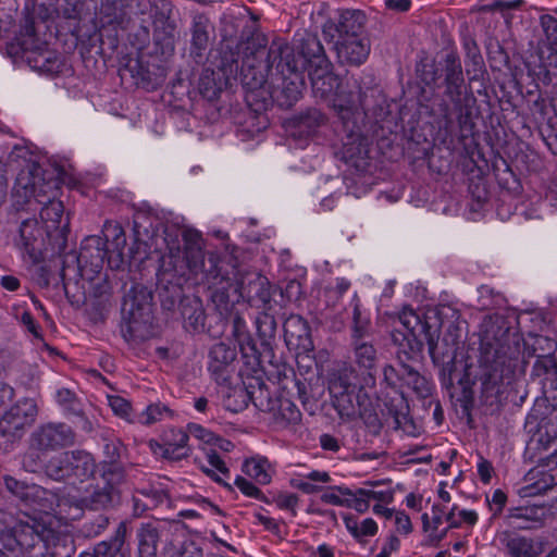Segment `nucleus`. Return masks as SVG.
I'll return each instance as SVG.
<instances>
[{
	"instance_id": "obj_31",
	"label": "nucleus",
	"mask_w": 557,
	"mask_h": 557,
	"mask_svg": "<svg viewBox=\"0 0 557 557\" xmlns=\"http://www.w3.org/2000/svg\"><path fill=\"white\" fill-rule=\"evenodd\" d=\"M443 71L445 95L449 99H459L463 94L465 78L460 60L455 52L450 51L445 55Z\"/></svg>"
},
{
	"instance_id": "obj_28",
	"label": "nucleus",
	"mask_w": 557,
	"mask_h": 557,
	"mask_svg": "<svg viewBox=\"0 0 557 557\" xmlns=\"http://www.w3.org/2000/svg\"><path fill=\"white\" fill-rule=\"evenodd\" d=\"M17 234L22 244H34L37 242L50 244H66V230L55 228L51 231L49 227L40 225L36 219H26L21 222Z\"/></svg>"
},
{
	"instance_id": "obj_41",
	"label": "nucleus",
	"mask_w": 557,
	"mask_h": 557,
	"mask_svg": "<svg viewBox=\"0 0 557 557\" xmlns=\"http://www.w3.org/2000/svg\"><path fill=\"white\" fill-rule=\"evenodd\" d=\"M327 119L324 113L319 109H308L301 113L296 120V132L294 135L310 136L313 135L318 128L326 123Z\"/></svg>"
},
{
	"instance_id": "obj_40",
	"label": "nucleus",
	"mask_w": 557,
	"mask_h": 557,
	"mask_svg": "<svg viewBox=\"0 0 557 557\" xmlns=\"http://www.w3.org/2000/svg\"><path fill=\"white\" fill-rule=\"evenodd\" d=\"M209 22L205 16H196L191 25V49L190 53L195 58H202L209 46Z\"/></svg>"
},
{
	"instance_id": "obj_19",
	"label": "nucleus",
	"mask_w": 557,
	"mask_h": 557,
	"mask_svg": "<svg viewBox=\"0 0 557 557\" xmlns=\"http://www.w3.org/2000/svg\"><path fill=\"white\" fill-rule=\"evenodd\" d=\"M7 488L16 496L26 506L34 508L35 511L49 512L52 510L53 494L37 484H27L17 481L12 476L4 479Z\"/></svg>"
},
{
	"instance_id": "obj_64",
	"label": "nucleus",
	"mask_w": 557,
	"mask_h": 557,
	"mask_svg": "<svg viewBox=\"0 0 557 557\" xmlns=\"http://www.w3.org/2000/svg\"><path fill=\"white\" fill-rule=\"evenodd\" d=\"M234 484L246 496L253 497V498L260 499L262 502L269 503V499L262 494V492L247 479H245L243 476H237L235 479Z\"/></svg>"
},
{
	"instance_id": "obj_42",
	"label": "nucleus",
	"mask_w": 557,
	"mask_h": 557,
	"mask_svg": "<svg viewBox=\"0 0 557 557\" xmlns=\"http://www.w3.org/2000/svg\"><path fill=\"white\" fill-rule=\"evenodd\" d=\"M126 246H97L98 256L107 258L108 265L112 270H119L131 262L133 253L135 252L134 246H128V253H124Z\"/></svg>"
},
{
	"instance_id": "obj_49",
	"label": "nucleus",
	"mask_w": 557,
	"mask_h": 557,
	"mask_svg": "<svg viewBox=\"0 0 557 557\" xmlns=\"http://www.w3.org/2000/svg\"><path fill=\"white\" fill-rule=\"evenodd\" d=\"M136 493L147 497L148 502H143L137 495L133 496V512L135 516H140L149 508L157 506L164 497L162 492L156 490H140L136 491Z\"/></svg>"
},
{
	"instance_id": "obj_61",
	"label": "nucleus",
	"mask_w": 557,
	"mask_h": 557,
	"mask_svg": "<svg viewBox=\"0 0 557 557\" xmlns=\"http://www.w3.org/2000/svg\"><path fill=\"white\" fill-rule=\"evenodd\" d=\"M17 522L13 515L0 509V541L3 547H5L7 539L12 536Z\"/></svg>"
},
{
	"instance_id": "obj_58",
	"label": "nucleus",
	"mask_w": 557,
	"mask_h": 557,
	"mask_svg": "<svg viewBox=\"0 0 557 557\" xmlns=\"http://www.w3.org/2000/svg\"><path fill=\"white\" fill-rule=\"evenodd\" d=\"M79 497H63L59 499L58 507L60 513H64L67 519L75 520L82 517L86 507L78 505Z\"/></svg>"
},
{
	"instance_id": "obj_29",
	"label": "nucleus",
	"mask_w": 557,
	"mask_h": 557,
	"mask_svg": "<svg viewBox=\"0 0 557 557\" xmlns=\"http://www.w3.org/2000/svg\"><path fill=\"white\" fill-rule=\"evenodd\" d=\"M42 174L44 171L38 163L25 160V166L18 172L13 187V197L18 205L27 203L32 199Z\"/></svg>"
},
{
	"instance_id": "obj_13",
	"label": "nucleus",
	"mask_w": 557,
	"mask_h": 557,
	"mask_svg": "<svg viewBox=\"0 0 557 557\" xmlns=\"http://www.w3.org/2000/svg\"><path fill=\"white\" fill-rule=\"evenodd\" d=\"M257 36L264 35L258 32H251L246 35V33L243 32L238 42L235 45L227 42L222 47L221 59L218 67L225 77L226 83H228L231 79H237L239 76L240 82L244 85V75L247 67L246 60L248 57L247 47L250 45L249 42ZM249 51L251 52L250 49Z\"/></svg>"
},
{
	"instance_id": "obj_1",
	"label": "nucleus",
	"mask_w": 557,
	"mask_h": 557,
	"mask_svg": "<svg viewBox=\"0 0 557 557\" xmlns=\"http://www.w3.org/2000/svg\"><path fill=\"white\" fill-rule=\"evenodd\" d=\"M557 343L544 335L524 342L502 314L484 320L478 363L468 367L467 377L479 384L483 404L495 406L516 377L524 372L528 358L554 357Z\"/></svg>"
},
{
	"instance_id": "obj_12",
	"label": "nucleus",
	"mask_w": 557,
	"mask_h": 557,
	"mask_svg": "<svg viewBox=\"0 0 557 557\" xmlns=\"http://www.w3.org/2000/svg\"><path fill=\"white\" fill-rule=\"evenodd\" d=\"M38 409L34 399L23 398L4 412L0 419V440L15 442L20 440L27 426H30L37 417Z\"/></svg>"
},
{
	"instance_id": "obj_55",
	"label": "nucleus",
	"mask_w": 557,
	"mask_h": 557,
	"mask_svg": "<svg viewBox=\"0 0 557 557\" xmlns=\"http://www.w3.org/2000/svg\"><path fill=\"white\" fill-rule=\"evenodd\" d=\"M333 490H337L341 495H361L368 497V499H375L382 503L389 504L393 502V492L392 491H373L369 488H357L355 491L346 487V486H335Z\"/></svg>"
},
{
	"instance_id": "obj_20",
	"label": "nucleus",
	"mask_w": 557,
	"mask_h": 557,
	"mask_svg": "<svg viewBox=\"0 0 557 557\" xmlns=\"http://www.w3.org/2000/svg\"><path fill=\"white\" fill-rule=\"evenodd\" d=\"M396 345L399 346L397 367L403 385L411 388L420 397L430 396L432 388L429 381L412 364L420 352L413 354L406 344L404 346Z\"/></svg>"
},
{
	"instance_id": "obj_48",
	"label": "nucleus",
	"mask_w": 557,
	"mask_h": 557,
	"mask_svg": "<svg viewBox=\"0 0 557 557\" xmlns=\"http://www.w3.org/2000/svg\"><path fill=\"white\" fill-rule=\"evenodd\" d=\"M103 459L100 462H123L122 458L126 451L123 442L114 436L103 435Z\"/></svg>"
},
{
	"instance_id": "obj_26",
	"label": "nucleus",
	"mask_w": 557,
	"mask_h": 557,
	"mask_svg": "<svg viewBox=\"0 0 557 557\" xmlns=\"http://www.w3.org/2000/svg\"><path fill=\"white\" fill-rule=\"evenodd\" d=\"M120 491L110 485L89 484L78 499V505L91 511H108L120 504Z\"/></svg>"
},
{
	"instance_id": "obj_11",
	"label": "nucleus",
	"mask_w": 557,
	"mask_h": 557,
	"mask_svg": "<svg viewBox=\"0 0 557 557\" xmlns=\"http://www.w3.org/2000/svg\"><path fill=\"white\" fill-rule=\"evenodd\" d=\"M274 289L267 276L257 271L239 267L235 262L234 294L246 299L252 306L271 309Z\"/></svg>"
},
{
	"instance_id": "obj_15",
	"label": "nucleus",
	"mask_w": 557,
	"mask_h": 557,
	"mask_svg": "<svg viewBox=\"0 0 557 557\" xmlns=\"http://www.w3.org/2000/svg\"><path fill=\"white\" fill-rule=\"evenodd\" d=\"M367 16L360 10H338L335 17L329 18L323 27L324 39L332 42L339 39L367 35Z\"/></svg>"
},
{
	"instance_id": "obj_21",
	"label": "nucleus",
	"mask_w": 557,
	"mask_h": 557,
	"mask_svg": "<svg viewBox=\"0 0 557 557\" xmlns=\"http://www.w3.org/2000/svg\"><path fill=\"white\" fill-rule=\"evenodd\" d=\"M337 60L343 65L360 66L371 52V40L367 35L332 41Z\"/></svg>"
},
{
	"instance_id": "obj_18",
	"label": "nucleus",
	"mask_w": 557,
	"mask_h": 557,
	"mask_svg": "<svg viewBox=\"0 0 557 557\" xmlns=\"http://www.w3.org/2000/svg\"><path fill=\"white\" fill-rule=\"evenodd\" d=\"M165 247L169 248V256L163 257L161 271L158 273V294L162 308L171 311L174 310L176 305L180 306L181 299H185L187 296H184L181 284L173 282L176 274L182 275V273L175 271L173 261L171 262L170 259L172 251L177 255V248L176 246Z\"/></svg>"
},
{
	"instance_id": "obj_3",
	"label": "nucleus",
	"mask_w": 557,
	"mask_h": 557,
	"mask_svg": "<svg viewBox=\"0 0 557 557\" xmlns=\"http://www.w3.org/2000/svg\"><path fill=\"white\" fill-rule=\"evenodd\" d=\"M177 255L171 252V262L176 272L185 270L197 274H205L211 300L223 315L233 307L230 300V292L234 293L235 284V257L234 250L222 255L218 251L202 250V246H176Z\"/></svg>"
},
{
	"instance_id": "obj_14",
	"label": "nucleus",
	"mask_w": 557,
	"mask_h": 557,
	"mask_svg": "<svg viewBox=\"0 0 557 557\" xmlns=\"http://www.w3.org/2000/svg\"><path fill=\"white\" fill-rule=\"evenodd\" d=\"M557 513V498L548 502L509 508L505 516L507 525L519 530L541 528L544 521Z\"/></svg>"
},
{
	"instance_id": "obj_56",
	"label": "nucleus",
	"mask_w": 557,
	"mask_h": 557,
	"mask_svg": "<svg viewBox=\"0 0 557 557\" xmlns=\"http://www.w3.org/2000/svg\"><path fill=\"white\" fill-rule=\"evenodd\" d=\"M126 70L137 84L148 85L152 82V75L148 65L139 58L131 59L126 64Z\"/></svg>"
},
{
	"instance_id": "obj_32",
	"label": "nucleus",
	"mask_w": 557,
	"mask_h": 557,
	"mask_svg": "<svg viewBox=\"0 0 557 557\" xmlns=\"http://www.w3.org/2000/svg\"><path fill=\"white\" fill-rule=\"evenodd\" d=\"M163 444L160 445L164 458L173 461L188 457L190 449L187 447L188 433L182 429H169L162 435Z\"/></svg>"
},
{
	"instance_id": "obj_44",
	"label": "nucleus",
	"mask_w": 557,
	"mask_h": 557,
	"mask_svg": "<svg viewBox=\"0 0 557 557\" xmlns=\"http://www.w3.org/2000/svg\"><path fill=\"white\" fill-rule=\"evenodd\" d=\"M126 525L124 522H121L111 542H101L96 545L91 552L94 557H124L120 550L124 543Z\"/></svg>"
},
{
	"instance_id": "obj_43",
	"label": "nucleus",
	"mask_w": 557,
	"mask_h": 557,
	"mask_svg": "<svg viewBox=\"0 0 557 557\" xmlns=\"http://www.w3.org/2000/svg\"><path fill=\"white\" fill-rule=\"evenodd\" d=\"M64 207L59 200H51L44 205L40 211V218L45 222L46 228L54 231L55 228H65L66 236L69 235V222L62 223L63 221Z\"/></svg>"
},
{
	"instance_id": "obj_37",
	"label": "nucleus",
	"mask_w": 557,
	"mask_h": 557,
	"mask_svg": "<svg viewBox=\"0 0 557 557\" xmlns=\"http://www.w3.org/2000/svg\"><path fill=\"white\" fill-rule=\"evenodd\" d=\"M476 363H478V360L475 362L467 363L466 364V369H465V375L460 380V384L463 385V386H462V389H461V395L457 398V401L460 403V406L462 408L463 413H467V414H469L470 411L473 408V405H474V394L478 393L480 395V388H479L480 385L475 384L473 382V380L467 377V369H468V367H470L472 364H476ZM479 399H481V398L479 397ZM506 399H507V396H506V392H505L504 393V399L498 405L491 406V405H486V404H483V403H481V404L483 406H485V407H490L492 409V411H494V410H497ZM480 401H482V400H480Z\"/></svg>"
},
{
	"instance_id": "obj_39",
	"label": "nucleus",
	"mask_w": 557,
	"mask_h": 557,
	"mask_svg": "<svg viewBox=\"0 0 557 557\" xmlns=\"http://www.w3.org/2000/svg\"><path fill=\"white\" fill-rule=\"evenodd\" d=\"M354 361L361 369H375L377 349L373 339L351 342Z\"/></svg>"
},
{
	"instance_id": "obj_17",
	"label": "nucleus",
	"mask_w": 557,
	"mask_h": 557,
	"mask_svg": "<svg viewBox=\"0 0 557 557\" xmlns=\"http://www.w3.org/2000/svg\"><path fill=\"white\" fill-rule=\"evenodd\" d=\"M361 87L357 81L347 79L326 102L344 126L355 124V116L361 106Z\"/></svg>"
},
{
	"instance_id": "obj_50",
	"label": "nucleus",
	"mask_w": 557,
	"mask_h": 557,
	"mask_svg": "<svg viewBox=\"0 0 557 557\" xmlns=\"http://www.w3.org/2000/svg\"><path fill=\"white\" fill-rule=\"evenodd\" d=\"M267 459L252 458L244 462L243 471L259 484H268L271 482V475L267 471Z\"/></svg>"
},
{
	"instance_id": "obj_57",
	"label": "nucleus",
	"mask_w": 557,
	"mask_h": 557,
	"mask_svg": "<svg viewBox=\"0 0 557 557\" xmlns=\"http://www.w3.org/2000/svg\"><path fill=\"white\" fill-rule=\"evenodd\" d=\"M104 244H126V236L122 225L114 221H107L101 231Z\"/></svg>"
},
{
	"instance_id": "obj_22",
	"label": "nucleus",
	"mask_w": 557,
	"mask_h": 557,
	"mask_svg": "<svg viewBox=\"0 0 557 557\" xmlns=\"http://www.w3.org/2000/svg\"><path fill=\"white\" fill-rule=\"evenodd\" d=\"M453 103V111L448 104H444L442 108L444 127L446 131H450L453 126V112L457 114V123L459 127V137L467 139L473 135L475 123L473 120L472 104L475 99L473 97H462L459 99H449Z\"/></svg>"
},
{
	"instance_id": "obj_59",
	"label": "nucleus",
	"mask_w": 557,
	"mask_h": 557,
	"mask_svg": "<svg viewBox=\"0 0 557 557\" xmlns=\"http://www.w3.org/2000/svg\"><path fill=\"white\" fill-rule=\"evenodd\" d=\"M359 416L372 435L376 436L381 433L383 424L377 413L373 409L364 407L359 411Z\"/></svg>"
},
{
	"instance_id": "obj_6",
	"label": "nucleus",
	"mask_w": 557,
	"mask_h": 557,
	"mask_svg": "<svg viewBox=\"0 0 557 557\" xmlns=\"http://www.w3.org/2000/svg\"><path fill=\"white\" fill-rule=\"evenodd\" d=\"M11 50L16 54L21 53V58L38 72L55 74L61 71L62 60L60 55L47 49L46 42L37 37L33 17H25Z\"/></svg>"
},
{
	"instance_id": "obj_4",
	"label": "nucleus",
	"mask_w": 557,
	"mask_h": 557,
	"mask_svg": "<svg viewBox=\"0 0 557 557\" xmlns=\"http://www.w3.org/2000/svg\"><path fill=\"white\" fill-rule=\"evenodd\" d=\"M400 327L392 332L394 344L406 345L413 352H421L424 342L434 363L451 366L457 357L461 343V331L458 325L450 323L440 343V323L436 318L433 322L422 319L411 309H405L399 314Z\"/></svg>"
},
{
	"instance_id": "obj_47",
	"label": "nucleus",
	"mask_w": 557,
	"mask_h": 557,
	"mask_svg": "<svg viewBox=\"0 0 557 557\" xmlns=\"http://www.w3.org/2000/svg\"><path fill=\"white\" fill-rule=\"evenodd\" d=\"M373 339L370 320L361 315L358 304L352 310L351 342Z\"/></svg>"
},
{
	"instance_id": "obj_5",
	"label": "nucleus",
	"mask_w": 557,
	"mask_h": 557,
	"mask_svg": "<svg viewBox=\"0 0 557 557\" xmlns=\"http://www.w3.org/2000/svg\"><path fill=\"white\" fill-rule=\"evenodd\" d=\"M134 244H197L202 235L197 230L178 223L163 224L158 216L138 212L133 221Z\"/></svg>"
},
{
	"instance_id": "obj_34",
	"label": "nucleus",
	"mask_w": 557,
	"mask_h": 557,
	"mask_svg": "<svg viewBox=\"0 0 557 557\" xmlns=\"http://www.w3.org/2000/svg\"><path fill=\"white\" fill-rule=\"evenodd\" d=\"M26 255L34 264H41L40 269L44 273L52 270V267L62 265L64 270V261L61 255L66 246H24Z\"/></svg>"
},
{
	"instance_id": "obj_8",
	"label": "nucleus",
	"mask_w": 557,
	"mask_h": 557,
	"mask_svg": "<svg viewBox=\"0 0 557 557\" xmlns=\"http://www.w3.org/2000/svg\"><path fill=\"white\" fill-rule=\"evenodd\" d=\"M20 519L13 534L7 539L5 549L15 557H44L47 552V537L50 530L37 518L25 515Z\"/></svg>"
},
{
	"instance_id": "obj_23",
	"label": "nucleus",
	"mask_w": 557,
	"mask_h": 557,
	"mask_svg": "<svg viewBox=\"0 0 557 557\" xmlns=\"http://www.w3.org/2000/svg\"><path fill=\"white\" fill-rule=\"evenodd\" d=\"M262 394L263 392L260 391V396H251L255 406L261 411L272 412L277 423L286 426L301 421V412L290 399L283 396L274 399L263 398Z\"/></svg>"
},
{
	"instance_id": "obj_27",
	"label": "nucleus",
	"mask_w": 557,
	"mask_h": 557,
	"mask_svg": "<svg viewBox=\"0 0 557 557\" xmlns=\"http://www.w3.org/2000/svg\"><path fill=\"white\" fill-rule=\"evenodd\" d=\"M284 338L289 349L308 352L313 350V342L308 322L298 314H290L284 322Z\"/></svg>"
},
{
	"instance_id": "obj_2",
	"label": "nucleus",
	"mask_w": 557,
	"mask_h": 557,
	"mask_svg": "<svg viewBox=\"0 0 557 557\" xmlns=\"http://www.w3.org/2000/svg\"><path fill=\"white\" fill-rule=\"evenodd\" d=\"M247 49L244 88L247 99H268L281 108L293 107L305 90V75L296 61L294 48L282 38L268 46L265 36H257Z\"/></svg>"
},
{
	"instance_id": "obj_30",
	"label": "nucleus",
	"mask_w": 557,
	"mask_h": 557,
	"mask_svg": "<svg viewBox=\"0 0 557 557\" xmlns=\"http://www.w3.org/2000/svg\"><path fill=\"white\" fill-rule=\"evenodd\" d=\"M296 61L302 72L307 65L313 67V70L331 67V62L325 55L324 48L314 35H307L302 38L299 47V57H296Z\"/></svg>"
},
{
	"instance_id": "obj_9",
	"label": "nucleus",
	"mask_w": 557,
	"mask_h": 557,
	"mask_svg": "<svg viewBox=\"0 0 557 557\" xmlns=\"http://www.w3.org/2000/svg\"><path fill=\"white\" fill-rule=\"evenodd\" d=\"M151 292L140 284L133 285L125 294L121 308V332L126 341L139 337L141 327L151 321Z\"/></svg>"
},
{
	"instance_id": "obj_25",
	"label": "nucleus",
	"mask_w": 557,
	"mask_h": 557,
	"mask_svg": "<svg viewBox=\"0 0 557 557\" xmlns=\"http://www.w3.org/2000/svg\"><path fill=\"white\" fill-rule=\"evenodd\" d=\"M208 357V370L214 381L218 384L230 383L236 358L235 348L222 342L216 343L210 348Z\"/></svg>"
},
{
	"instance_id": "obj_24",
	"label": "nucleus",
	"mask_w": 557,
	"mask_h": 557,
	"mask_svg": "<svg viewBox=\"0 0 557 557\" xmlns=\"http://www.w3.org/2000/svg\"><path fill=\"white\" fill-rule=\"evenodd\" d=\"M496 542L511 557H540L544 552L543 541L509 531L499 532Z\"/></svg>"
},
{
	"instance_id": "obj_33",
	"label": "nucleus",
	"mask_w": 557,
	"mask_h": 557,
	"mask_svg": "<svg viewBox=\"0 0 557 557\" xmlns=\"http://www.w3.org/2000/svg\"><path fill=\"white\" fill-rule=\"evenodd\" d=\"M331 67L314 69L310 71L309 76L312 86V92L315 98H320L327 102L330 98L344 84L343 81L330 71Z\"/></svg>"
},
{
	"instance_id": "obj_63",
	"label": "nucleus",
	"mask_w": 557,
	"mask_h": 557,
	"mask_svg": "<svg viewBox=\"0 0 557 557\" xmlns=\"http://www.w3.org/2000/svg\"><path fill=\"white\" fill-rule=\"evenodd\" d=\"M109 525V518L100 515L95 520L83 524L82 531L87 537H95L103 532Z\"/></svg>"
},
{
	"instance_id": "obj_51",
	"label": "nucleus",
	"mask_w": 557,
	"mask_h": 557,
	"mask_svg": "<svg viewBox=\"0 0 557 557\" xmlns=\"http://www.w3.org/2000/svg\"><path fill=\"white\" fill-rule=\"evenodd\" d=\"M44 449L35 448L28 443V449L22 457V467L29 473H38L45 471L46 463L44 461Z\"/></svg>"
},
{
	"instance_id": "obj_38",
	"label": "nucleus",
	"mask_w": 557,
	"mask_h": 557,
	"mask_svg": "<svg viewBox=\"0 0 557 557\" xmlns=\"http://www.w3.org/2000/svg\"><path fill=\"white\" fill-rule=\"evenodd\" d=\"M269 310L270 309H264L256 319L258 338L263 352L272 351V343L275 338L277 327L276 320Z\"/></svg>"
},
{
	"instance_id": "obj_16",
	"label": "nucleus",
	"mask_w": 557,
	"mask_h": 557,
	"mask_svg": "<svg viewBox=\"0 0 557 557\" xmlns=\"http://www.w3.org/2000/svg\"><path fill=\"white\" fill-rule=\"evenodd\" d=\"M75 432L65 423L48 422L37 426L29 435L28 443L44 451H54L74 445Z\"/></svg>"
},
{
	"instance_id": "obj_54",
	"label": "nucleus",
	"mask_w": 557,
	"mask_h": 557,
	"mask_svg": "<svg viewBox=\"0 0 557 557\" xmlns=\"http://www.w3.org/2000/svg\"><path fill=\"white\" fill-rule=\"evenodd\" d=\"M58 190V182L53 178H46L42 174L39 184L35 187L34 198L38 203L46 205L48 201L55 199Z\"/></svg>"
},
{
	"instance_id": "obj_35",
	"label": "nucleus",
	"mask_w": 557,
	"mask_h": 557,
	"mask_svg": "<svg viewBox=\"0 0 557 557\" xmlns=\"http://www.w3.org/2000/svg\"><path fill=\"white\" fill-rule=\"evenodd\" d=\"M180 312L184 321V327L189 332L200 333L205 331L206 313L201 300L196 297L181 299Z\"/></svg>"
},
{
	"instance_id": "obj_36",
	"label": "nucleus",
	"mask_w": 557,
	"mask_h": 557,
	"mask_svg": "<svg viewBox=\"0 0 557 557\" xmlns=\"http://www.w3.org/2000/svg\"><path fill=\"white\" fill-rule=\"evenodd\" d=\"M139 557H156L160 540L159 529L154 523H141L136 532Z\"/></svg>"
},
{
	"instance_id": "obj_46",
	"label": "nucleus",
	"mask_w": 557,
	"mask_h": 557,
	"mask_svg": "<svg viewBox=\"0 0 557 557\" xmlns=\"http://www.w3.org/2000/svg\"><path fill=\"white\" fill-rule=\"evenodd\" d=\"M97 469H99L100 478L104 482L103 484L112 487L123 483L126 476L123 462H99Z\"/></svg>"
},
{
	"instance_id": "obj_52",
	"label": "nucleus",
	"mask_w": 557,
	"mask_h": 557,
	"mask_svg": "<svg viewBox=\"0 0 557 557\" xmlns=\"http://www.w3.org/2000/svg\"><path fill=\"white\" fill-rule=\"evenodd\" d=\"M176 25L170 18H159L154 22V38L158 42H164L168 48H174Z\"/></svg>"
},
{
	"instance_id": "obj_62",
	"label": "nucleus",
	"mask_w": 557,
	"mask_h": 557,
	"mask_svg": "<svg viewBox=\"0 0 557 557\" xmlns=\"http://www.w3.org/2000/svg\"><path fill=\"white\" fill-rule=\"evenodd\" d=\"M539 434L540 442L547 446L557 442V417L549 418L544 424H541Z\"/></svg>"
},
{
	"instance_id": "obj_60",
	"label": "nucleus",
	"mask_w": 557,
	"mask_h": 557,
	"mask_svg": "<svg viewBox=\"0 0 557 557\" xmlns=\"http://www.w3.org/2000/svg\"><path fill=\"white\" fill-rule=\"evenodd\" d=\"M109 406L113 410V412L131 422H135L136 420L131 417L132 406L128 400L121 396H108Z\"/></svg>"
},
{
	"instance_id": "obj_7",
	"label": "nucleus",
	"mask_w": 557,
	"mask_h": 557,
	"mask_svg": "<svg viewBox=\"0 0 557 557\" xmlns=\"http://www.w3.org/2000/svg\"><path fill=\"white\" fill-rule=\"evenodd\" d=\"M97 471L94 456L84 449L65 450L52 456L45 467V474L57 482L77 480L85 482Z\"/></svg>"
},
{
	"instance_id": "obj_53",
	"label": "nucleus",
	"mask_w": 557,
	"mask_h": 557,
	"mask_svg": "<svg viewBox=\"0 0 557 557\" xmlns=\"http://www.w3.org/2000/svg\"><path fill=\"white\" fill-rule=\"evenodd\" d=\"M172 410L161 404H151L149 405L136 419L137 422L144 425H150L154 422L161 421L164 417H172Z\"/></svg>"
},
{
	"instance_id": "obj_10",
	"label": "nucleus",
	"mask_w": 557,
	"mask_h": 557,
	"mask_svg": "<svg viewBox=\"0 0 557 557\" xmlns=\"http://www.w3.org/2000/svg\"><path fill=\"white\" fill-rule=\"evenodd\" d=\"M358 386L359 375L350 366L343 367L332 374L329 391L333 406L342 418H351L357 413L356 405H360Z\"/></svg>"
},
{
	"instance_id": "obj_45",
	"label": "nucleus",
	"mask_w": 557,
	"mask_h": 557,
	"mask_svg": "<svg viewBox=\"0 0 557 557\" xmlns=\"http://www.w3.org/2000/svg\"><path fill=\"white\" fill-rule=\"evenodd\" d=\"M531 375L537 377L541 383L550 382L554 385L557 379V362L555 357L536 358Z\"/></svg>"
}]
</instances>
